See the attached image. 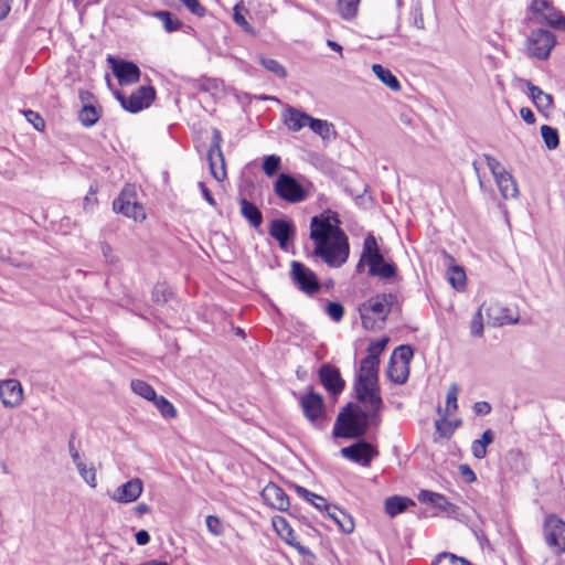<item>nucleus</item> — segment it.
Segmentation results:
<instances>
[{"label": "nucleus", "mask_w": 565, "mask_h": 565, "mask_svg": "<svg viewBox=\"0 0 565 565\" xmlns=\"http://www.w3.org/2000/svg\"><path fill=\"white\" fill-rule=\"evenodd\" d=\"M414 356L413 348L408 344H402L397 347L392 355L391 359L397 362L398 364L407 365L409 366L411 360Z\"/></svg>", "instance_id": "obj_40"}, {"label": "nucleus", "mask_w": 565, "mask_h": 565, "mask_svg": "<svg viewBox=\"0 0 565 565\" xmlns=\"http://www.w3.org/2000/svg\"><path fill=\"white\" fill-rule=\"evenodd\" d=\"M199 188L202 192V195L204 196V199L206 200V202L211 205V206H215L216 205V201L215 199L213 198L211 191L207 189V186L205 185L204 182H199Z\"/></svg>", "instance_id": "obj_63"}, {"label": "nucleus", "mask_w": 565, "mask_h": 565, "mask_svg": "<svg viewBox=\"0 0 565 565\" xmlns=\"http://www.w3.org/2000/svg\"><path fill=\"white\" fill-rule=\"evenodd\" d=\"M264 501L274 509L286 511L289 505V498L277 484L269 482L262 491Z\"/></svg>", "instance_id": "obj_20"}, {"label": "nucleus", "mask_w": 565, "mask_h": 565, "mask_svg": "<svg viewBox=\"0 0 565 565\" xmlns=\"http://www.w3.org/2000/svg\"><path fill=\"white\" fill-rule=\"evenodd\" d=\"M294 488H295V491L298 493V495H300L301 498H303L308 502H313V500L324 501L323 497L309 491L305 487L295 484Z\"/></svg>", "instance_id": "obj_55"}, {"label": "nucleus", "mask_w": 565, "mask_h": 565, "mask_svg": "<svg viewBox=\"0 0 565 565\" xmlns=\"http://www.w3.org/2000/svg\"><path fill=\"white\" fill-rule=\"evenodd\" d=\"M327 515L339 526L343 533L350 534L354 531L353 518L339 507L332 504L331 508H328Z\"/></svg>", "instance_id": "obj_23"}, {"label": "nucleus", "mask_w": 565, "mask_h": 565, "mask_svg": "<svg viewBox=\"0 0 565 565\" xmlns=\"http://www.w3.org/2000/svg\"><path fill=\"white\" fill-rule=\"evenodd\" d=\"M363 259H366L369 275L381 279H392L397 274V267L393 262L384 259L376 238L369 234L363 242Z\"/></svg>", "instance_id": "obj_4"}, {"label": "nucleus", "mask_w": 565, "mask_h": 565, "mask_svg": "<svg viewBox=\"0 0 565 565\" xmlns=\"http://www.w3.org/2000/svg\"><path fill=\"white\" fill-rule=\"evenodd\" d=\"M556 44L555 35L545 29L532 30L527 36V50L531 56L544 61L548 58Z\"/></svg>", "instance_id": "obj_7"}, {"label": "nucleus", "mask_w": 565, "mask_h": 565, "mask_svg": "<svg viewBox=\"0 0 565 565\" xmlns=\"http://www.w3.org/2000/svg\"><path fill=\"white\" fill-rule=\"evenodd\" d=\"M281 167L280 157L270 154L265 157L263 162V170L268 177H274Z\"/></svg>", "instance_id": "obj_46"}, {"label": "nucleus", "mask_w": 565, "mask_h": 565, "mask_svg": "<svg viewBox=\"0 0 565 565\" xmlns=\"http://www.w3.org/2000/svg\"><path fill=\"white\" fill-rule=\"evenodd\" d=\"M102 253H103V256H104L106 263L115 264L117 262V258L114 256L113 248L110 247L109 244H107V243L102 244Z\"/></svg>", "instance_id": "obj_60"}, {"label": "nucleus", "mask_w": 565, "mask_h": 565, "mask_svg": "<svg viewBox=\"0 0 565 565\" xmlns=\"http://www.w3.org/2000/svg\"><path fill=\"white\" fill-rule=\"evenodd\" d=\"M361 0H338L337 8L340 17L344 20H352L358 14Z\"/></svg>", "instance_id": "obj_37"}, {"label": "nucleus", "mask_w": 565, "mask_h": 565, "mask_svg": "<svg viewBox=\"0 0 565 565\" xmlns=\"http://www.w3.org/2000/svg\"><path fill=\"white\" fill-rule=\"evenodd\" d=\"M530 92V97L539 110H548L553 106V96L543 92L539 86L532 84L530 81L525 82Z\"/></svg>", "instance_id": "obj_27"}, {"label": "nucleus", "mask_w": 565, "mask_h": 565, "mask_svg": "<svg viewBox=\"0 0 565 565\" xmlns=\"http://www.w3.org/2000/svg\"><path fill=\"white\" fill-rule=\"evenodd\" d=\"M130 386L134 393L146 398L147 401L152 402L157 396L153 387L145 381L132 380Z\"/></svg>", "instance_id": "obj_38"}, {"label": "nucleus", "mask_w": 565, "mask_h": 565, "mask_svg": "<svg viewBox=\"0 0 565 565\" xmlns=\"http://www.w3.org/2000/svg\"><path fill=\"white\" fill-rule=\"evenodd\" d=\"M413 24L418 30H423L425 28L424 17L420 8H416L413 12Z\"/></svg>", "instance_id": "obj_61"}, {"label": "nucleus", "mask_w": 565, "mask_h": 565, "mask_svg": "<svg viewBox=\"0 0 565 565\" xmlns=\"http://www.w3.org/2000/svg\"><path fill=\"white\" fill-rule=\"evenodd\" d=\"M116 98L125 110L135 114L151 105L156 98V89L152 86L143 85L129 96H126L121 92H117Z\"/></svg>", "instance_id": "obj_8"}, {"label": "nucleus", "mask_w": 565, "mask_h": 565, "mask_svg": "<svg viewBox=\"0 0 565 565\" xmlns=\"http://www.w3.org/2000/svg\"><path fill=\"white\" fill-rule=\"evenodd\" d=\"M483 158H484L487 166L490 169L492 175L494 177V179L497 178V175H499L500 173H503V171H505L503 168H501L500 162L491 154L486 153V154H483Z\"/></svg>", "instance_id": "obj_56"}, {"label": "nucleus", "mask_w": 565, "mask_h": 565, "mask_svg": "<svg viewBox=\"0 0 565 565\" xmlns=\"http://www.w3.org/2000/svg\"><path fill=\"white\" fill-rule=\"evenodd\" d=\"M113 210L135 221H142L146 216L142 205L127 199L124 193L114 200Z\"/></svg>", "instance_id": "obj_21"}, {"label": "nucleus", "mask_w": 565, "mask_h": 565, "mask_svg": "<svg viewBox=\"0 0 565 565\" xmlns=\"http://www.w3.org/2000/svg\"><path fill=\"white\" fill-rule=\"evenodd\" d=\"M205 524L211 534L214 536H221L224 533V526L222 521L216 515H207L205 519Z\"/></svg>", "instance_id": "obj_48"}, {"label": "nucleus", "mask_w": 565, "mask_h": 565, "mask_svg": "<svg viewBox=\"0 0 565 565\" xmlns=\"http://www.w3.org/2000/svg\"><path fill=\"white\" fill-rule=\"evenodd\" d=\"M290 276L295 285L307 295H313L321 288L317 275L300 262L291 263Z\"/></svg>", "instance_id": "obj_11"}, {"label": "nucleus", "mask_w": 565, "mask_h": 565, "mask_svg": "<svg viewBox=\"0 0 565 565\" xmlns=\"http://www.w3.org/2000/svg\"><path fill=\"white\" fill-rule=\"evenodd\" d=\"M271 522L275 532L288 545L296 541L294 530L284 516L276 515L273 518Z\"/></svg>", "instance_id": "obj_30"}, {"label": "nucleus", "mask_w": 565, "mask_h": 565, "mask_svg": "<svg viewBox=\"0 0 565 565\" xmlns=\"http://www.w3.org/2000/svg\"><path fill=\"white\" fill-rule=\"evenodd\" d=\"M471 451L475 458L483 459L487 456V447L477 440L472 441Z\"/></svg>", "instance_id": "obj_59"}, {"label": "nucleus", "mask_w": 565, "mask_h": 565, "mask_svg": "<svg viewBox=\"0 0 565 565\" xmlns=\"http://www.w3.org/2000/svg\"><path fill=\"white\" fill-rule=\"evenodd\" d=\"M545 535L546 542L551 546L558 548L559 553L565 552V522L551 514L545 520Z\"/></svg>", "instance_id": "obj_16"}, {"label": "nucleus", "mask_w": 565, "mask_h": 565, "mask_svg": "<svg viewBox=\"0 0 565 565\" xmlns=\"http://www.w3.org/2000/svg\"><path fill=\"white\" fill-rule=\"evenodd\" d=\"M387 376L388 379L394 382L395 384H404L409 375V366L398 364L394 360L390 359L388 366H387Z\"/></svg>", "instance_id": "obj_32"}, {"label": "nucleus", "mask_w": 565, "mask_h": 565, "mask_svg": "<svg viewBox=\"0 0 565 565\" xmlns=\"http://www.w3.org/2000/svg\"><path fill=\"white\" fill-rule=\"evenodd\" d=\"M362 327L369 331L382 330L392 312H401L398 298L392 292L376 294L358 308Z\"/></svg>", "instance_id": "obj_2"}, {"label": "nucleus", "mask_w": 565, "mask_h": 565, "mask_svg": "<svg viewBox=\"0 0 565 565\" xmlns=\"http://www.w3.org/2000/svg\"><path fill=\"white\" fill-rule=\"evenodd\" d=\"M308 126L315 134L319 135L323 140H329L331 136L335 135L333 125L323 119H317L310 116Z\"/></svg>", "instance_id": "obj_33"}, {"label": "nucleus", "mask_w": 565, "mask_h": 565, "mask_svg": "<svg viewBox=\"0 0 565 565\" xmlns=\"http://www.w3.org/2000/svg\"><path fill=\"white\" fill-rule=\"evenodd\" d=\"M243 11H246L243 3L242 2L237 3L234 7L233 20L244 31H246L248 33H254V30H253L252 25L247 22Z\"/></svg>", "instance_id": "obj_45"}, {"label": "nucleus", "mask_w": 565, "mask_h": 565, "mask_svg": "<svg viewBox=\"0 0 565 565\" xmlns=\"http://www.w3.org/2000/svg\"><path fill=\"white\" fill-rule=\"evenodd\" d=\"M326 313L335 322L342 320L344 307L338 301H329L326 306Z\"/></svg>", "instance_id": "obj_47"}, {"label": "nucleus", "mask_w": 565, "mask_h": 565, "mask_svg": "<svg viewBox=\"0 0 565 565\" xmlns=\"http://www.w3.org/2000/svg\"><path fill=\"white\" fill-rule=\"evenodd\" d=\"M154 406L166 418H174L177 416V409L164 396H156L152 401Z\"/></svg>", "instance_id": "obj_42"}, {"label": "nucleus", "mask_w": 565, "mask_h": 565, "mask_svg": "<svg viewBox=\"0 0 565 565\" xmlns=\"http://www.w3.org/2000/svg\"><path fill=\"white\" fill-rule=\"evenodd\" d=\"M186 9L194 15L202 18L206 14V9L199 0H180Z\"/></svg>", "instance_id": "obj_51"}, {"label": "nucleus", "mask_w": 565, "mask_h": 565, "mask_svg": "<svg viewBox=\"0 0 565 565\" xmlns=\"http://www.w3.org/2000/svg\"><path fill=\"white\" fill-rule=\"evenodd\" d=\"M494 180L504 199H514L519 195L518 184L509 172L503 171Z\"/></svg>", "instance_id": "obj_28"}, {"label": "nucleus", "mask_w": 565, "mask_h": 565, "mask_svg": "<svg viewBox=\"0 0 565 565\" xmlns=\"http://www.w3.org/2000/svg\"><path fill=\"white\" fill-rule=\"evenodd\" d=\"M459 472L462 479L468 483H472L477 480L476 473L468 465H460Z\"/></svg>", "instance_id": "obj_58"}, {"label": "nucleus", "mask_w": 565, "mask_h": 565, "mask_svg": "<svg viewBox=\"0 0 565 565\" xmlns=\"http://www.w3.org/2000/svg\"><path fill=\"white\" fill-rule=\"evenodd\" d=\"M520 115L522 117V119L529 124V125H532L535 122V116H534V113L527 108V107H523L521 108L520 110Z\"/></svg>", "instance_id": "obj_64"}, {"label": "nucleus", "mask_w": 565, "mask_h": 565, "mask_svg": "<svg viewBox=\"0 0 565 565\" xmlns=\"http://www.w3.org/2000/svg\"><path fill=\"white\" fill-rule=\"evenodd\" d=\"M413 505L415 502L412 499L402 495L388 497L384 502L385 512L390 518H395Z\"/></svg>", "instance_id": "obj_25"}, {"label": "nucleus", "mask_w": 565, "mask_h": 565, "mask_svg": "<svg viewBox=\"0 0 565 565\" xmlns=\"http://www.w3.org/2000/svg\"><path fill=\"white\" fill-rule=\"evenodd\" d=\"M275 193L289 203L302 202L308 194L303 185L292 175L280 173L274 184Z\"/></svg>", "instance_id": "obj_9"}, {"label": "nucleus", "mask_w": 565, "mask_h": 565, "mask_svg": "<svg viewBox=\"0 0 565 565\" xmlns=\"http://www.w3.org/2000/svg\"><path fill=\"white\" fill-rule=\"evenodd\" d=\"M471 334L475 337H481L483 334V323L481 309H479L471 321Z\"/></svg>", "instance_id": "obj_54"}, {"label": "nucleus", "mask_w": 565, "mask_h": 565, "mask_svg": "<svg viewBox=\"0 0 565 565\" xmlns=\"http://www.w3.org/2000/svg\"><path fill=\"white\" fill-rule=\"evenodd\" d=\"M318 375L320 383L331 395L337 396L344 390L345 382L337 366L323 363L318 371Z\"/></svg>", "instance_id": "obj_15"}, {"label": "nucleus", "mask_w": 565, "mask_h": 565, "mask_svg": "<svg viewBox=\"0 0 565 565\" xmlns=\"http://www.w3.org/2000/svg\"><path fill=\"white\" fill-rule=\"evenodd\" d=\"M153 15L163 23L164 30L169 33L178 31L182 26V22L178 18H175L173 13L170 11H156Z\"/></svg>", "instance_id": "obj_36"}, {"label": "nucleus", "mask_w": 565, "mask_h": 565, "mask_svg": "<svg viewBox=\"0 0 565 565\" xmlns=\"http://www.w3.org/2000/svg\"><path fill=\"white\" fill-rule=\"evenodd\" d=\"M379 365L380 359L373 354H367L361 360L356 379H363L367 382H379Z\"/></svg>", "instance_id": "obj_22"}, {"label": "nucleus", "mask_w": 565, "mask_h": 565, "mask_svg": "<svg viewBox=\"0 0 565 565\" xmlns=\"http://www.w3.org/2000/svg\"><path fill=\"white\" fill-rule=\"evenodd\" d=\"M143 483L139 478H132L119 486L111 494L110 499L118 503L135 502L142 493Z\"/></svg>", "instance_id": "obj_18"}, {"label": "nucleus", "mask_w": 565, "mask_h": 565, "mask_svg": "<svg viewBox=\"0 0 565 565\" xmlns=\"http://www.w3.org/2000/svg\"><path fill=\"white\" fill-rule=\"evenodd\" d=\"M222 134L217 128L212 130V141L207 151V161L211 174L217 180L223 181L226 177L225 159L221 148Z\"/></svg>", "instance_id": "obj_12"}, {"label": "nucleus", "mask_w": 565, "mask_h": 565, "mask_svg": "<svg viewBox=\"0 0 565 565\" xmlns=\"http://www.w3.org/2000/svg\"><path fill=\"white\" fill-rule=\"evenodd\" d=\"M305 417L317 428L323 429L327 425L326 405L323 396L312 388L299 398Z\"/></svg>", "instance_id": "obj_5"}, {"label": "nucleus", "mask_w": 565, "mask_h": 565, "mask_svg": "<svg viewBox=\"0 0 565 565\" xmlns=\"http://www.w3.org/2000/svg\"><path fill=\"white\" fill-rule=\"evenodd\" d=\"M387 341L388 340L386 338H384V339L377 340L375 342H372L367 348V354H373L380 359V355L384 351V349L387 344Z\"/></svg>", "instance_id": "obj_57"}, {"label": "nucleus", "mask_w": 565, "mask_h": 565, "mask_svg": "<svg viewBox=\"0 0 565 565\" xmlns=\"http://www.w3.org/2000/svg\"><path fill=\"white\" fill-rule=\"evenodd\" d=\"M339 224L338 213L330 210L311 217L310 221V238L315 243L313 256L333 268L341 267L350 254L348 236Z\"/></svg>", "instance_id": "obj_1"}, {"label": "nucleus", "mask_w": 565, "mask_h": 565, "mask_svg": "<svg viewBox=\"0 0 565 565\" xmlns=\"http://www.w3.org/2000/svg\"><path fill=\"white\" fill-rule=\"evenodd\" d=\"M284 122L291 131H299L308 125L310 116L294 107H288L282 114Z\"/></svg>", "instance_id": "obj_24"}, {"label": "nucleus", "mask_w": 565, "mask_h": 565, "mask_svg": "<svg viewBox=\"0 0 565 565\" xmlns=\"http://www.w3.org/2000/svg\"><path fill=\"white\" fill-rule=\"evenodd\" d=\"M473 411L477 415H488L491 412V405L488 402H477Z\"/></svg>", "instance_id": "obj_62"}, {"label": "nucleus", "mask_w": 565, "mask_h": 565, "mask_svg": "<svg viewBox=\"0 0 565 565\" xmlns=\"http://www.w3.org/2000/svg\"><path fill=\"white\" fill-rule=\"evenodd\" d=\"M99 118L100 109L89 104L84 105L78 113V120L84 127L94 126Z\"/></svg>", "instance_id": "obj_34"}, {"label": "nucleus", "mask_w": 565, "mask_h": 565, "mask_svg": "<svg viewBox=\"0 0 565 565\" xmlns=\"http://www.w3.org/2000/svg\"><path fill=\"white\" fill-rule=\"evenodd\" d=\"M341 455L353 462L367 467L379 452L370 443L364 439H360L348 447H343L341 449Z\"/></svg>", "instance_id": "obj_14"}, {"label": "nucleus", "mask_w": 565, "mask_h": 565, "mask_svg": "<svg viewBox=\"0 0 565 565\" xmlns=\"http://www.w3.org/2000/svg\"><path fill=\"white\" fill-rule=\"evenodd\" d=\"M0 401L4 407L14 408L23 401V388L15 379L0 381Z\"/></svg>", "instance_id": "obj_17"}, {"label": "nucleus", "mask_w": 565, "mask_h": 565, "mask_svg": "<svg viewBox=\"0 0 565 565\" xmlns=\"http://www.w3.org/2000/svg\"><path fill=\"white\" fill-rule=\"evenodd\" d=\"M447 277L449 284L456 289V290H462L466 286V273L463 268L459 265H452L447 270Z\"/></svg>", "instance_id": "obj_35"}, {"label": "nucleus", "mask_w": 565, "mask_h": 565, "mask_svg": "<svg viewBox=\"0 0 565 565\" xmlns=\"http://www.w3.org/2000/svg\"><path fill=\"white\" fill-rule=\"evenodd\" d=\"M541 136L547 149L554 150L559 146V136L556 128L543 125L541 127Z\"/></svg>", "instance_id": "obj_39"}, {"label": "nucleus", "mask_w": 565, "mask_h": 565, "mask_svg": "<svg viewBox=\"0 0 565 565\" xmlns=\"http://www.w3.org/2000/svg\"><path fill=\"white\" fill-rule=\"evenodd\" d=\"M24 114V117L26 118V120L32 124V126L41 131L44 129L45 127V122L43 120V118L35 111L31 110V109H28V110H24L23 111Z\"/></svg>", "instance_id": "obj_52"}, {"label": "nucleus", "mask_w": 565, "mask_h": 565, "mask_svg": "<svg viewBox=\"0 0 565 565\" xmlns=\"http://www.w3.org/2000/svg\"><path fill=\"white\" fill-rule=\"evenodd\" d=\"M242 216L254 227L258 228L263 223V214L260 210L246 198H239Z\"/></svg>", "instance_id": "obj_26"}, {"label": "nucleus", "mask_w": 565, "mask_h": 565, "mask_svg": "<svg viewBox=\"0 0 565 565\" xmlns=\"http://www.w3.org/2000/svg\"><path fill=\"white\" fill-rule=\"evenodd\" d=\"M171 292L163 285H157L152 291V300L158 303L168 301Z\"/></svg>", "instance_id": "obj_53"}, {"label": "nucleus", "mask_w": 565, "mask_h": 565, "mask_svg": "<svg viewBox=\"0 0 565 565\" xmlns=\"http://www.w3.org/2000/svg\"><path fill=\"white\" fill-rule=\"evenodd\" d=\"M458 562H465L463 557H458L451 553H440L434 561L433 565H457Z\"/></svg>", "instance_id": "obj_49"}, {"label": "nucleus", "mask_w": 565, "mask_h": 565, "mask_svg": "<svg viewBox=\"0 0 565 565\" xmlns=\"http://www.w3.org/2000/svg\"><path fill=\"white\" fill-rule=\"evenodd\" d=\"M79 476L85 480V482L92 488L96 487V471L94 467H87L85 462L78 461L75 465Z\"/></svg>", "instance_id": "obj_43"}, {"label": "nucleus", "mask_w": 565, "mask_h": 565, "mask_svg": "<svg viewBox=\"0 0 565 565\" xmlns=\"http://www.w3.org/2000/svg\"><path fill=\"white\" fill-rule=\"evenodd\" d=\"M499 310L508 311V309H501L498 305L490 306L486 309L487 315L490 318L494 319L495 322H498L499 324H503V323L513 324V323L518 322V318L512 319V318H508L507 316H493V312L499 311Z\"/></svg>", "instance_id": "obj_50"}, {"label": "nucleus", "mask_w": 565, "mask_h": 565, "mask_svg": "<svg viewBox=\"0 0 565 565\" xmlns=\"http://www.w3.org/2000/svg\"><path fill=\"white\" fill-rule=\"evenodd\" d=\"M374 416V414L363 411L353 403H349L337 417L333 427V436L359 438L366 433L369 420Z\"/></svg>", "instance_id": "obj_3"}, {"label": "nucleus", "mask_w": 565, "mask_h": 565, "mask_svg": "<svg viewBox=\"0 0 565 565\" xmlns=\"http://www.w3.org/2000/svg\"><path fill=\"white\" fill-rule=\"evenodd\" d=\"M459 395V386L458 384L454 383L450 385L447 396H446V413L448 415L454 414L457 411V399Z\"/></svg>", "instance_id": "obj_44"}, {"label": "nucleus", "mask_w": 565, "mask_h": 565, "mask_svg": "<svg viewBox=\"0 0 565 565\" xmlns=\"http://www.w3.org/2000/svg\"><path fill=\"white\" fill-rule=\"evenodd\" d=\"M107 62L120 85H131L140 81L141 72L136 63L111 55L107 57Z\"/></svg>", "instance_id": "obj_13"}, {"label": "nucleus", "mask_w": 565, "mask_h": 565, "mask_svg": "<svg viewBox=\"0 0 565 565\" xmlns=\"http://www.w3.org/2000/svg\"><path fill=\"white\" fill-rule=\"evenodd\" d=\"M260 65L266 68L268 72L275 74L279 78H285L287 76L286 68L276 60L270 57H259Z\"/></svg>", "instance_id": "obj_41"}, {"label": "nucleus", "mask_w": 565, "mask_h": 565, "mask_svg": "<svg viewBox=\"0 0 565 565\" xmlns=\"http://www.w3.org/2000/svg\"><path fill=\"white\" fill-rule=\"evenodd\" d=\"M530 11L537 24H547L553 29L565 31V15L548 0H532Z\"/></svg>", "instance_id": "obj_6"}, {"label": "nucleus", "mask_w": 565, "mask_h": 565, "mask_svg": "<svg viewBox=\"0 0 565 565\" xmlns=\"http://www.w3.org/2000/svg\"><path fill=\"white\" fill-rule=\"evenodd\" d=\"M417 500L422 503L431 504L440 511H448L452 507L445 495L429 490H420L417 494Z\"/></svg>", "instance_id": "obj_29"}, {"label": "nucleus", "mask_w": 565, "mask_h": 565, "mask_svg": "<svg viewBox=\"0 0 565 565\" xmlns=\"http://www.w3.org/2000/svg\"><path fill=\"white\" fill-rule=\"evenodd\" d=\"M354 391L356 399L370 408V413L376 415L383 406L380 395L379 382H367L355 379Z\"/></svg>", "instance_id": "obj_10"}, {"label": "nucleus", "mask_w": 565, "mask_h": 565, "mask_svg": "<svg viewBox=\"0 0 565 565\" xmlns=\"http://www.w3.org/2000/svg\"><path fill=\"white\" fill-rule=\"evenodd\" d=\"M268 233L274 237L281 248H285L295 236V226L291 222L284 218H274L270 221Z\"/></svg>", "instance_id": "obj_19"}, {"label": "nucleus", "mask_w": 565, "mask_h": 565, "mask_svg": "<svg viewBox=\"0 0 565 565\" xmlns=\"http://www.w3.org/2000/svg\"><path fill=\"white\" fill-rule=\"evenodd\" d=\"M372 71L376 77L392 90L398 92L401 89L399 81L388 68H385L381 64H373Z\"/></svg>", "instance_id": "obj_31"}]
</instances>
